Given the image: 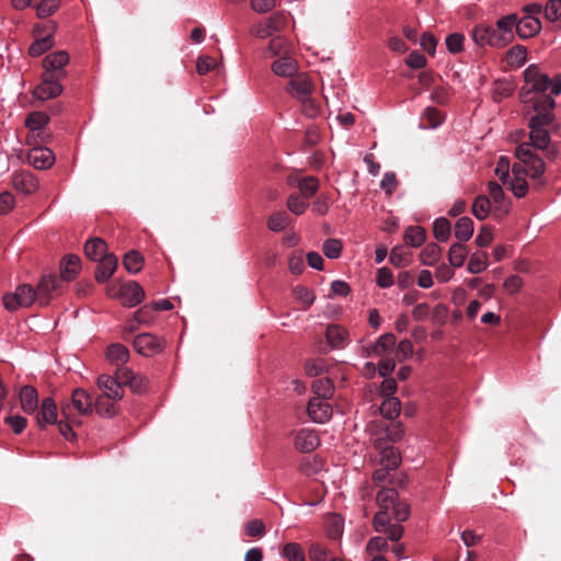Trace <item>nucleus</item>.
Here are the masks:
<instances>
[{
  "label": "nucleus",
  "mask_w": 561,
  "mask_h": 561,
  "mask_svg": "<svg viewBox=\"0 0 561 561\" xmlns=\"http://www.w3.org/2000/svg\"><path fill=\"white\" fill-rule=\"evenodd\" d=\"M433 233L437 241L446 242L450 236V222L445 217L437 218L434 221Z\"/></svg>",
  "instance_id": "47"
},
{
  "label": "nucleus",
  "mask_w": 561,
  "mask_h": 561,
  "mask_svg": "<svg viewBox=\"0 0 561 561\" xmlns=\"http://www.w3.org/2000/svg\"><path fill=\"white\" fill-rule=\"evenodd\" d=\"M69 62V55L65 50L54 51L47 55L43 60L45 72L54 73L56 77L64 78L66 72L64 67Z\"/></svg>",
  "instance_id": "17"
},
{
  "label": "nucleus",
  "mask_w": 561,
  "mask_h": 561,
  "mask_svg": "<svg viewBox=\"0 0 561 561\" xmlns=\"http://www.w3.org/2000/svg\"><path fill=\"white\" fill-rule=\"evenodd\" d=\"M312 390L314 392V397H320L321 399H329L332 397L334 388L330 379L319 378L313 381Z\"/></svg>",
  "instance_id": "48"
},
{
  "label": "nucleus",
  "mask_w": 561,
  "mask_h": 561,
  "mask_svg": "<svg viewBox=\"0 0 561 561\" xmlns=\"http://www.w3.org/2000/svg\"><path fill=\"white\" fill-rule=\"evenodd\" d=\"M552 121L553 114L543 113L533 116L528 124V144L530 148L545 150V157L549 160H554L559 153L557 147L550 144V135L547 130V127L551 125Z\"/></svg>",
  "instance_id": "2"
},
{
  "label": "nucleus",
  "mask_w": 561,
  "mask_h": 561,
  "mask_svg": "<svg viewBox=\"0 0 561 561\" xmlns=\"http://www.w3.org/2000/svg\"><path fill=\"white\" fill-rule=\"evenodd\" d=\"M26 159L33 168L46 170L54 164L55 154L47 147H35L28 151Z\"/></svg>",
  "instance_id": "15"
},
{
  "label": "nucleus",
  "mask_w": 561,
  "mask_h": 561,
  "mask_svg": "<svg viewBox=\"0 0 561 561\" xmlns=\"http://www.w3.org/2000/svg\"><path fill=\"white\" fill-rule=\"evenodd\" d=\"M376 283L380 288H389L394 284L393 274L390 268L383 266L377 270Z\"/></svg>",
  "instance_id": "61"
},
{
  "label": "nucleus",
  "mask_w": 561,
  "mask_h": 561,
  "mask_svg": "<svg viewBox=\"0 0 561 561\" xmlns=\"http://www.w3.org/2000/svg\"><path fill=\"white\" fill-rule=\"evenodd\" d=\"M488 265V253L484 251H477L471 254L467 270L469 273L479 274L485 271Z\"/></svg>",
  "instance_id": "39"
},
{
  "label": "nucleus",
  "mask_w": 561,
  "mask_h": 561,
  "mask_svg": "<svg viewBox=\"0 0 561 561\" xmlns=\"http://www.w3.org/2000/svg\"><path fill=\"white\" fill-rule=\"evenodd\" d=\"M405 244L417 248L425 241V230L420 226H410L404 231Z\"/></svg>",
  "instance_id": "42"
},
{
  "label": "nucleus",
  "mask_w": 561,
  "mask_h": 561,
  "mask_svg": "<svg viewBox=\"0 0 561 561\" xmlns=\"http://www.w3.org/2000/svg\"><path fill=\"white\" fill-rule=\"evenodd\" d=\"M119 400H112L98 397L94 400V408L96 413L102 417H114L118 413Z\"/></svg>",
  "instance_id": "32"
},
{
  "label": "nucleus",
  "mask_w": 561,
  "mask_h": 561,
  "mask_svg": "<svg viewBox=\"0 0 561 561\" xmlns=\"http://www.w3.org/2000/svg\"><path fill=\"white\" fill-rule=\"evenodd\" d=\"M389 262L396 267H405L411 262V254L403 247H394L390 252Z\"/></svg>",
  "instance_id": "46"
},
{
  "label": "nucleus",
  "mask_w": 561,
  "mask_h": 561,
  "mask_svg": "<svg viewBox=\"0 0 561 561\" xmlns=\"http://www.w3.org/2000/svg\"><path fill=\"white\" fill-rule=\"evenodd\" d=\"M376 448L380 454L379 463L381 467H386L387 469H397L399 467L401 463V456L393 446H387L385 443L378 440L376 443Z\"/></svg>",
  "instance_id": "22"
},
{
  "label": "nucleus",
  "mask_w": 561,
  "mask_h": 561,
  "mask_svg": "<svg viewBox=\"0 0 561 561\" xmlns=\"http://www.w3.org/2000/svg\"><path fill=\"white\" fill-rule=\"evenodd\" d=\"M84 252L90 260L96 262L107 253V244L101 238H92L85 242Z\"/></svg>",
  "instance_id": "31"
},
{
  "label": "nucleus",
  "mask_w": 561,
  "mask_h": 561,
  "mask_svg": "<svg viewBox=\"0 0 561 561\" xmlns=\"http://www.w3.org/2000/svg\"><path fill=\"white\" fill-rule=\"evenodd\" d=\"M34 301H37L36 291L28 284H22L16 287L14 293L3 296V306L9 311L30 307Z\"/></svg>",
  "instance_id": "4"
},
{
  "label": "nucleus",
  "mask_w": 561,
  "mask_h": 561,
  "mask_svg": "<svg viewBox=\"0 0 561 561\" xmlns=\"http://www.w3.org/2000/svg\"><path fill=\"white\" fill-rule=\"evenodd\" d=\"M287 47L288 42L283 36H275L268 43V51L274 56L282 55L283 53L287 54Z\"/></svg>",
  "instance_id": "62"
},
{
  "label": "nucleus",
  "mask_w": 561,
  "mask_h": 561,
  "mask_svg": "<svg viewBox=\"0 0 561 561\" xmlns=\"http://www.w3.org/2000/svg\"><path fill=\"white\" fill-rule=\"evenodd\" d=\"M283 554L289 561H305V553L301 547L298 543L289 542L285 545L283 549Z\"/></svg>",
  "instance_id": "59"
},
{
  "label": "nucleus",
  "mask_w": 561,
  "mask_h": 561,
  "mask_svg": "<svg viewBox=\"0 0 561 561\" xmlns=\"http://www.w3.org/2000/svg\"><path fill=\"white\" fill-rule=\"evenodd\" d=\"M546 18L556 22L561 18V0H549L545 9Z\"/></svg>",
  "instance_id": "63"
},
{
  "label": "nucleus",
  "mask_w": 561,
  "mask_h": 561,
  "mask_svg": "<svg viewBox=\"0 0 561 561\" xmlns=\"http://www.w3.org/2000/svg\"><path fill=\"white\" fill-rule=\"evenodd\" d=\"M165 342L151 333L138 334L134 340V347L142 356H153L162 352Z\"/></svg>",
  "instance_id": "10"
},
{
  "label": "nucleus",
  "mask_w": 561,
  "mask_h": 561,
  "mask_svg": "<svg viewBox=\"0 0 561 561\" xmlns=\"http://www.w3.org/2000/svg\"><path fill=\"white\" fill-rule=\"evenodd\" d=\"M378 512L373 518L375 531L385 534L391 541H398L403 536L400 523L410 516V506L399 499L394 488H382L376 495Z\"/></svg>",
  "instance_id": "1"
},
{
  "label": "nucleus",
  "mask_w": 561,
  "mask_h": 561,
  "mask_svg": "<svg viewBox=\"0 0 561 561\" xmlns=\"http://www.w3.org/2000/svg\"><path fill=\"white\" fill-rule=\"evenodd\" d=\"M95 270V279L99 283H104L112 277L115 273L118 261L117 257L112 253H106L101 260Z\"/></svg>",
  "instance_id": "21"
},
{
  "label": "nucleus",
  "mask_w": 561,
  "mask_h": 561,
  "mask_svg": "<svg viewBox=\"0 0 561 561\" xmlns=\"http://www.w3.org/2000/svg\"><path fill=\"white\" fill-rule=\"evenodd\" d=\"M391 470L392 469H387L386 467L375 470L373 473L374 484L380 485L382 483L388 482L390 484L402 485L404 483V477H402L398 481H394L392 474L390 473Z\"/></svg>",
  "instance_id": "51"
},
{
  "label": "nucleus",
  "mask_w": 561,
  "mask_h": 561,
  "mask_svg": "<svg viewBox=\"0 0 561 561\" xmlns=\"http://www.w3.org/2000/svg\"><path fill=\"white\" fill-rule=\"evenodd\" d=\"M61 414L65 421L58 422V430L60 434L67 439L72 440L76 437V434L72 430L73 425L81 424V421L77 419L73 413L70 412V404L64 403L61 405Z\"/></svg>",
  "instance_id": "23"
},
{
  "label": "nucleus",
  "mask_w": 561,
  "mask_h": 561,
  "mask_svg": "<svg viewBox=\"0 0 561 561\" xmlns=\"http://www.w3.org/2000/svg\"><path fill=\"white\" fill-rule=\"evenodd\" d=\"M515 156L526 167L527 175L533 180H538L539 187L543 186L546 182L542 175L546 171V165L543 160L534 152L529 144L523 142L518 145L515 149Z\"/></svg>",
  "instance_id": "3"
},
{
  "label": "nucleus",
  "mask_w": 561,
  "mask_h": 561,
  "mask_svg": "<svg viewBox=\"0 0 561 561\" xmlns=\"http://www.w3.org/2000/svg\"><path fill=\"white\" fill-rule=\"evenodd\" d=\"M488 188H489V195H490L489 198H491L494 204V210H493L494 217L495 218L504 217L510 211V202L505 197L502 186L499 183L491 181L488 184Z\"/></svg>",
  "instance_id": "12"
},
{
  "label": "nucleus",
  "mask_w": 561,
  "mask_h": 561,
  "mask_svg": "<svg viewBox=\"0 0 561 561\" xmlns=\"http://www.w3.org/2000/svg\"><path fill=\"white\" fill-rule=\"evenodd\" d=\"M286 25V16L284 13L277 12L267 20L256 23L251 27V34L257 38H266L274 33L283 30Z\"/></svg>",
  "instance_id": "9"
},
{
  "label": "nucleus",
  "mask_w": 561,
  "mask_h": 561,
  "mask_svg": "<svg viewBox=\"0 0 561 561\" xmlns=\"http://www.w3.org/2000/svg\"><path fill=\"white\" fill-rule=\"evenodd\" d=\"M297 186L304 198L312 197L319 188V182L314 176H306L297 181Z\"/></svg>",
  "instance_id": "44"
},
{
  "label": "nucleus",
  "mask_w": 561,
  "mask_h": 561,
  "mask_svg": "<svg viewBox=\"0 0 561 561\" xmlns=\"http://www.w3.org/2000/svg\"><path fill=\"white\" fill-rule=\"evenodd\" d=\"M308 415L316 423H325L331 419L332 409L327 399L313 397L309 400L307 407Z\"/></svg>",
  "instance_id": "16"
},
{
  "label": "nucleus",
  "mask_w": 561,
  "mask_h": 561,
  "mask_svg": "<svg viewBox=\"0 0 561 561\" xmlns=\"http://www.w3.org/2000/svg\"><path fill=\"white\" fill-rule=\"evenodd\" d=\"M13 186L23 194H34L39 186L38 180L31 172H21L13 178Z\"/></svg>",
  "instance_id": "25"
},
{
  "label": "nucleus",
  "mask_w": 561,
  "mask_h": 561,
  "mask_svg": "<svg viewBox=\"0 0 561 561\" xmlns=\"http://www.w3.org/2000/svg\"><path fill=\"white\" fill-rule=\"evenodd\" d=\"M507 184L510 185L511 191L516 197L520 198L527 194L528 184L527 181L525 180V176L519 175L513 176L512 179L510 178Z\"/></svg>",
  "instance_id": "55"
},
{
  "label": "nucleus",
  "mask_w": 561,
  "mask_h": 561,
  "mask_svg": "<svg viewBox=\"0 0 561 561\" xmlns=\"http://www.w3.org/2000/svg\"><path fill=\"white\" fill-rule=\"evenodd\" d=\"M473 234V221L471 218L460 217L455 224V237L460 242H467Z\"/></svg>",
  "instance_id": "33"
},
{
  "label": "nucleus",
  "mask_w": 561,
  "mask_h": 561,
  "mask_svg": "<svg viewBox=\"0 0 561 561\" xmlns=\"http://www.w3.org/2000/svg\"><path fill=\"white\" fill-rule=\"evenodd\" d=\"M70 404V412L75 409L79 415H87L93 411L94 400L83 389L77 388L72 391Z\"/></svg>",
  "instance_id": "18"
},
{
  "label": "nucleus",
  "mask_w": 561,
  "mask_h": 561,
  "mask_svg": "<svg viewBox=\"0 0 561 561\" xmlns=\"http://www.w3.org/2000/svg\"><path fill=\"white\" fill-rule=\"evenodd\" d=\"M286 90L297 100L307 99L312 93L313 84L306 73H297L289 80Z\"/></svg>",
  "instance_id": "13"
},
{
  "label": "nucleus",
  "mask_w": 561,
  "mask_h": 561,
  "mask_svg": "<svg viewBox=\"0 0 561 561\" xmlns=\"http://www.w3.org/2000/svg\"><path fill=\"white\" fill-rule=\"evenodd\" d=\"M289 216L286 211H277L270 216L267 227L270 230L278 232L288 225Z\"/></svg>",
  "instance_id": "53"
},
{
  "label": "nucleus",
  "mask_w": 561,
  "mask_h": 561,
  "mask_svg": "<svg viewBox=\"0 0 561 561\" xmlns=\"http://www.w3.org/2000/svg\"><path fill=\"white\" fill-rule=\"evenodd\" d=\"M106 357L112 364L123 365L128 360L129 353L124 345L112 344L106 351Z\"/></svg>",
  "instance_id": "41"
},
{
  "label": "nucleus",
  "mask_w": 561,
  "mask_h": 561,
  "mask_svg": "<svg viewBox=\"0 0 561 561\" xmlns=\"http://www.w3.org/2000/svg\"><path fill=\"white\" fill-rule=\"evenodd\" d=\"M396 345V336L392 333H385L378 337L375 344L371 345L374 356L386 357L388 356Z\"/></svg>",
  "instance_id": "30"
},
{
  "label": "nucleus",
  "mask_w": 561,
  "mask_h": 561,
  "mask_svg": "<svg viewBox=\"0 0 561 561\" xmlns=\"http://www.w3.org/2000/svg\"><path fill=\"white\" fill-rule=\"evenodd\" d=\"M38 18L51 15L59 7V0H41L34 4Z\"/></svg>",
  "instance_id": "57"
},
{
  "label": "nucleus",
  "mask_w": 561,
  "mask_h": 561,
  "mask_svg": "<svg viewBox=\"0 0 561 561\" xmlns=\"http://www.w3.org/2000/svg\"><path fill=\"white\" fill-rule=\"evenodd\" d=\"M527 49L522 45L513 46L506 55V60L510 66L522 67L526 62Z\"/></svg>",
  "instance_id": "45"
},
{
  "label": "nucleus",
  "mask_w": 561,
  "mask_h": 561,
  "mask_svg": "<svg viewBox=\"0 0 561 561\" xmlns=\"http://www.w3.org/2000/svg\"><path fill=\"white\" fill-rule=\"evenodd\" d=\"M49 122V117L44 112H33L28 114V116L25 119L26 127L32 130H39L43 127H45Z\"/></svg>",
  "instance_id": "49"
},
{
  "label": "nucleus",
  "mask_w": 561,
  "mask_h": 561,
  "mask_svg": "<svg viewBox=\"0 0 561 561\" xmlns=\"http://www.w3.org/2000/svg\"><path fill=\"white\" fill-rule=\"evenodd\" d=\"M388 537L383 538L381 536L373 537L368 540L366 545V551L369 554L378 553L388 550Z\"/></svg>",
  "instance_id": "58"
},
{
  "label": "nucleus",
  "mask_w": 561,
  "mask_h": 561,
  "mask_svg": "<svg viewBox=\"0 0 561 561\" xmlns=\"http://www.w3.org/2000/svg\"><path fill=\"white\" fill-rule=\"evenodd\" d=\"M80 271V259L75 254L66 255L60 263V275L66 282L75 278Z\"/></svg>",
  "instance_id": "29"
},
{
  "label": "nucleus",
  "mask_w": 561,
  "mask_h": 561,
  "mask_svg": "<svg viewBox=\"0 0 561 561\" xmlns=\"http://www.w3.org/2000/svg\"><path fill=\"white\" fill-rule=\"evenodd\" d=\"M342 242L339 239H328L323 242L322 251L328 259H337L342 253Z\"/></svg>",
  "instance_id": "54"
},
{
  "label": "nucleus",
  "mask_w": 561,
  "mask_h": 561,
  "mask_svg": "<svg viewBox=\"0 0 561 561\" xmlns=\"http://www.w3.org/2000/svg\"><path fill=\"white\" fill-rule=\"evenodd\" d=\"M294 444L299 451L311 453L320 445V439L316 431L302 428L296 434Z\"/></svg>",
  "instance_id": "20"
},
{
  "label": "nucleus",
  "mask_w": 561,
  "mask_h": 561,
  "mask_svg": "<svg viewBox=\"0 0 561 561\" xmlns=\"http://www.w3.org/2000/svg\"><path fill=\"white\" fill-rule=\"evenodd\" d=\"M61 280L55 275L44 276L37 285L36 297L39 306H47L51 299V294L59 289Z\"/></svg>",
  "instance_id": "14"
},
{
  "label": "nucleus",
  "mask_w": 561,
  "mask_h": 561,
  "mask_svg": "<svg viewBox=\"0 0 561 561\" xmlns=\"http://www.w3.org/2000/svg\"><path fill=\"white\" fill-rule=\"evenodd\" d=\"M524 78L528 90L523 88V101L530 100V92H546L549 89L550 79L547 75L541 73L536 65H529L524 71Z\"/></svg>",
  "instance_id": "5"
},
{
  "label": "nucleus",
  "mask_w": 561,
  "mask_h": 561,
  "mask_svg": "<svg viewBox=\"0 0 561 561\" xmlns=\"http://www.w3.org/2000/svg\"><path fill=\"white\" fill-rule=\"evenodd\" d=\"M442 255V248L436 243H428L420 254L421 263L426 266L435 265Z\"/></svg>",
  "instance_id": "37"
},
{
  "label": "nucleus",
  "mask_w": 561,
  "mask_h": 561,
  "mask_svg": "<svg viewBox=\"0 0 561 561\" xmlns=\"http://www.w3.org/2000/svg\"><path fill=\"white\" fill-rule=\"evenodd\" d=\"M327 340L333 348H343L348 339V332L339 324H331L327 328Z\"/></svg>",
  "instance_id": "27"
},
{
  "label": "nucleus",
  "mask_w": 561,
  "mask_h": 561,
  "mask_svg": "<svg viewBox=\"0 0 561 561\" xmlns=\"http://www.w3.org/2000/svg\"><path fill=\"white\" fill-rule=\"evenodd\" d=\"M108 295L121 299L128 307H135L145 299V290L137 282L125 283L117 289L110 288Z\"/></svg>",
  "instance_id": "6"
},
{
  "label": "nucleus",
  "mask_w": 561,
  "mask_h": 561,
  "mask_svg": "<svg viewBox=\"0 0 561 561\" xmlns=\"http://www.w3.org/2000/svg\"><path fill=\"white\" fill-rule=\"evenodd\" d=\"M60 79L54 73L44 72L42 82L34 90V96L41 101L57 98L62 92Z\"/></svg>",
  "instance_id": "8"
},
{
  "label": "nucleus",
  "mask_w": 561,
  "mask_h": 561,
  "mask_svg": "<svg viewBox=\"0 0 561 561\" xmlns=\"http://www.w3.org/2000/svg\"><path fill=\"white\" fill-rule=\"evenodd\" d=\"M309 558L312 561H330L329 550L320 543H312L309 548Z\"/></svg>",
  "instance_id": "64"
},
{
  "label": "nucleus",
  "mask_w": 561,
  "mask_h": 561,
  "mask_svg": "<svg viewBox=\"0 0 561 561\" xmlns=\"http://www.w3.org/2000/svg\"><path fill=\"white\" fill-rule=\"evenodd\" d=\"M272 71L279 77L293 78L298 73V62L290 56H282L272 64Z\"/></svg>",
  "instance_id": "24"
},
{
  "label": "nucleus",
  "mask_w": 561,
  "mask_h": 561,
  "mask_svg": "<svg viewBox=\"0 0 561 561\" xmlns=\"http://www.w3.org/2000/svg\"><path fill=\"white\" fill-rule=\"evenodd\" d=\"M472 37L479 46H492L493 47V35L492 26L486 24H479L472 31Z\"/></svg>",
  "instance_id": "35"
},
{
  "label": "nucleus",
  "mask_w": 561,
  "mask_h": 561,
  "mask_svg": "<svg viewBox=\"0 0 561 561\" xmlns=\"http://www.w3.org/2000/svg\"><path fill=\"white\" fill-rule=\"evenodd\" d=\"M516 24V14H508L496 22V26H492L493 47H504L514 39V25Z\"/></svg>",
  "instance_id": "7"
},
{
  "label": "nucleus",
  "mask_w": 561,
  "mask_h": 561,
  "mask_svg": "<svg viewBox=\"0 0 561 561\" xmlns=\"http://www.w3.org/2000/svg\"><path fill=\"white\" fill-rule=\"evenodd\" d=\"M57 421V408L51 398H46L42 402L41 411L37 413V424L44 428L48 424Z\"/></svg>",
  "instance_id": "26"
},
{
  "label": "nucleus",
  "mask_w": 561,
  "mask_h": 561,
  "mask_svg": "<svg viewBox=\"0 0 561 561\" xmlns=\"http://www.w3.org/2000/svg\"><path fill=\"white\" fill-rule=\"evenodd\" d=\"M468 251L463 242L454 243L448 251L449 264L454 267H461L466 261Z\"/></svg>",
  "instance_id": "36"
},
{
  "label": "nucleus",
  "mask_w": 561,
  "mask_h": 561,
  "mask_svg": "<svg viewBox=\"0 0 561 561\" xmlns=\"http://www.w3.org/2000/svg\"><path fill=\"white\" fill-rule=\"evenodd\" d=\"M380 413L388 420L396 419L401 410V403L396 397H386L379 408Z\"/></svg>",
  "instance_id": "40"
},
{
  "label": "nucleus",
  "mask_w": 561,
  "mask_h": 561,
  "mask_svg": "<svg viewBox=\"0 0 561 561\" xmlns=\"http://www.w3.org/2000/svg\"><path fill=\"white\" fill-rule=\"evenodd\" d=\"M20 402L21 408L25 413H34L38 405V396L36 389L31 386H24L20 390Z\"/></svg>",
  "instance_id": "28"
},
{
  "label": "nucleus",
  "mask_w": 561,
  "mask_h": 561,
  "mask_svg": "<svg viewBox=\"0 0 561 561\" xmlns=\"http://www.w3.org/2000/svg\"><path fill=\"white\" fill-rule=\"evenodd\" d=\"M55 26H51V32L44 37L35 39L31 46L28 47V55L32 57H38L46 53L54 46L53 38V30Z\"/></svg>",
  "instance_id": "34"
},
{
  "label": "nucleus",
  "mask_w": 561,
  "mask_h": 561,
  "mask_svg": "<svg viewBox=\"0 0 561 561\" xmlns=\"http://www.w3.org/2000/svg\"><path fill=\"white\" fill-rule=\"evenodd\" d=\"M530 99V101H534V110L537 112V114H552V110L556 107V101L551 95L542 94L536 99Z\"/></svg>",
  "instance_id": "50"
},
{
  "label": "nucleus",
  "mask_w": 561,
  "mask_h": 561,
  "mask_svg": "<svg viewBox=\"0 0 561 561\" xmlns=\"http://www.w3.org/2000/svg\"><path fill=\"white\" fill-rule=\"evenodd\" d=\"M121 385H129L134 391L139 390V378L134 375V373L129 368H121L117 370V378Z\"/></svg>",
  "instance_id": "56"
},
{
  "label": "nucleus",
  "mask_w": 561,
  "mask_h": 561,
  "mask_svg": "<svg viewBox=\"0 0 561 561\" xmlns=\"http://www.w3.org/2000/svg\"><path fill=\"white\" fill-rule=\"evenodd\" d=\"M541 27L540 20L533 15H525L520 20L516 19V24L514 25L516 34L523 39L534 37L541 31Z\"/></svg>",
  "instance_id": "19"
},
{
  "label": "nucleus",
  "mask_w": 561,
  "mask_h": 561,
  "mask_svg": "<svg viewBox=\"0 0 561 561\" xmlns=\"http://www.w3.org/2000/svg\"><path fill=\"white\" fill-rule=\"evenodd\" d=\"M443 122V116L440 112L434 107H427L424 111L423 117H422V126L424 128H431L434 129L438 127Z\"/></svg>",
  "instance_id": "52"
},
{
  "label": "nucleus",
  "mask_w": 561,
  "mask_h": 561,
  "mask_svg": "<svg viewBox=\"0 0 561 561\" xmlns=\"http://www.w3.org/2000/svg\"><path fill=\"white\" fill-rule=\"evenodd\" d=\"M123 264L128 273L137 274L142 268L144 259L139 252L133 250L125 254Z\"/></svg>",
  "instance_id": "43"
},
{
  "label": "nucleus",
  "mask_w": 561,
  "mask_h": 561,
  "mask_svg": "<svg viewBox=\"0 0 561 561\" xmlns=\"http://www.w3.org/2000/svg\"><path fill=\"white\" fill-rule=\"evenodd\" d=\"M472 214L478 220H484L491 213V201L486 195H479L472 204Z\"/></svg>",
  "instance_id": "38"
},
{
  "label": "nucleus",
  "mask_w": 561,
  "mask_h": 561,
  "mask_svg": "<svg viewBox=\"0 0 561 561\" xmlns=\"http://www.w3.org/2000/svg\"><path fill=\"white\" fill-rule=\"evenodd\" d=\"M465 36L460 33H453L446 37V47L449 53L458 54L463 49Z\"/></svg>",
  "instance_id": "60"
},
{
  "label": "nucleus",
  "mask_w": 561,
  "mask_h": 561,
  "mask_svg": "<svg viewBox=\"0 0 561 561\" xmlns=\"http://www.w3.org/2000/svg\"><path fill=\"white\" fill-rule=\"evenodd\" d=\"M96 385L101 390L100 398L112 399V400H122L124 397V389L121 382L110 376V375H100L96 380Z\"/></svg>",
  "instance_id": "11"
}]
</instances>
